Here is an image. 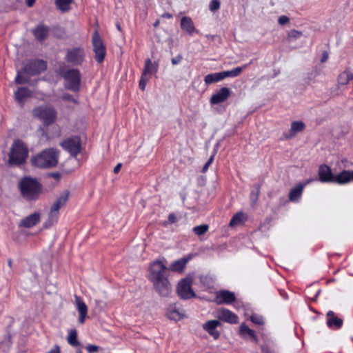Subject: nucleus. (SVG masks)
<instances>
[{"mask_svg":"<svg viewBox=\"0 0 353 353\" xmlns=\"http://www.w3.org/2000/svg\"><path fill=\"white\" fill-rule=\"evenodd\" d=\"M29 154L28 145L21 139L13 141L8 154V164L10 165H21L23 164Z\"/></svg>","mask_w":353,"mask_h":353,"instance_id":"1","label":"nucleus"},{"mask_svg":"<svg viewBox=\"0 0 353 353\" xmlns=\"http://www.w3.org/2000/svg\"><path fill=\"white\" fill-rule=\"evenodd\" d=\"M32 165L39 168H50L58 163V152L54 148H48L34 156L31 159Z\"/></svg>","mask_w":353,"mask_h":353,"instance_id":"2","label":"nucleus"},{"mask_svg":"<svg viewBox=\"0 0 353 353\" xmlns=\"http://www.w3.org/2000/svg\"><path fill=\"white\" fill-rule=\"evenodd\" d=\"M21 195L28 201L35 200L41 192V184L31 177H24L19 183Z\"/></svg>","mask_w":353,"mask_h":353,"instance_id":"3","label":"nucleus"},{"mask_svg":"<svg viewBox=\"0 0 353 353\" xmlns=\"http://www.w3.org/2000/svg\"><path fill=\"white\" fill-rule=\"evenodd\" d=\"M60 74L65 80L64 86L66 89L74 92L79 91L81 83V75L77 69L63 68L60 70Z\"/></svg>","mask_w":353,"mask_h":353,"instance_id":"4","label":"nucleus"},{"mask_svg":"<svg viewBox=\"0 0 353 353\" xmlns=\"http://www.w3.org/2000/svg\"><path fill=\"white\" fill-rule=\"evenodd\" d=\"M32 114L34 117L41 121L46 125L52 123L56 119L54 109L47 105L35 108Z\"/></svg>","mask_w":353,"mask_h":353,"instance_id":"5","label":"nucleus"},{"mask_svg":"<svg viewBox=\"0 0 353 353\" xmlns=\"http://www.w3.org/2000/svg\"><path fill=\"white\" fill-rule=\"evenodd\" d=\"M168 278V269L165 264L159 260L152 263L150 268V280L151 282Z\"/></svg>","mask_w":353,"mask_h":353,"instance_id":"6","label":"nucleus"},{"mask_svg":"<svg viewBox=\"0 0 353 353\" xmlns=\"http://www.w3.org/2000/svg\"><path fill=\"white\" fill-rule=\"evenodd\" d=\"M92 43L93 46V51L95 54V60L98 63H101L106 54V49L105 45L103 44V40L99 34L97 30H95L92 34Z\"/></svg>","mask_w":353,"mask_h":353,"instance_id":"7","label":"nucleus"},{"mask_svg":"<svg viewBox=\"0 0 353 353\" xmlns=\"http://www.w3.org/2000/svg\"><path fill=\"white\" fill-rule=\"evenodd\" d=\"M192 280L188 277L183 279L179 282L176 291L181 299H188L196 296L192 289Z\"/></svg>","mask_w":353,"mask_h":353,"instance_id":"8","label":"nucleus"},{"mask_svg":"<svg viewBox=\"0 0 353 353\" xmlns=\"http://www.w3.org/2000/svg\"><path fill=\"white\" fill-rule=\"evenodd\" d=\"M154 289L162 297H168L172 293V288L168 278L152 282Z\"/></svg>","mask_w":353,"mask_h":353,"instance_id":"9","label":"nucleus"},{"mask_svg":"<svg viewBox=\"0 0 353 353\" xmlns=\"http://www.w3.org/2000/svg\"><path fill=\"white\" fill-rule=\"evenodd\" d=\"M85 58L84 50L81 48H74L71 50H68L65 56V60L74 65H81Z\"/></svg>","mask_w":353,"mask_h":353,"instance_id":"10","label":"nucleus"},{"mask_svg":"<svg viewBox=\"0 0 353 353\" xmlns=\"http://www.w3.org/2000/svg\"><path fill=\"white\" fill-rule=\"evenodd\" d=\"M61 146L72 157H76L81 151V141L79 137H73L65 140Z\"/></svg>","mask_w":353,"mask_h":353,"instance_id":"11","label":"nucleus"},{"mask_svg":"<svg viewBox=\"0 0 353 353\" xmlns=\"http://www.w3.org/2000/svg\"><path fill=\"white\" fill-rule=\"evenodd\" d=\"M47 68L46 62L43 60H34L29 62L25 66V72L29 75H34L46 70Z\"/></svg>","mask_w":353,"mask_h":353,"instance_id":"12","label":"nucleus"},{"mask_svg":"<svg viewBox=\"0 0 353 353\" xmlns=\"http://www.w3.org/2000/svg\"><path fill=\"white\" fill-rule=\"evenodd\" d=\"M236 300L234 292L229 290H220L216 293L214 301L218 305L231 304Z\"/></svg>","mask_w":353,"mask_h":353,"instance_id":"13","label":"nucleus"},{"mask_svg":"<svg viewBox=\"0 0 353 353\" xmlns=\"http://www.w3.org/2000/svg\"><path fill=\"white\" fill-rule=\"evenodd\" d=\"M216 316L220 320L231 324L238 323V316L232 311L226 308H221L216 311Z\"/></svg>","mask_w":353,"mask_h":353,"instance_id":"14","label":"nucleus"},{"mask_svg":"<svg viewBox=\"0 0 353 353\" xmlns=\"http://www.w3.org/2000/svg\"><path fill=\"white\" fill-rule=\"evenodd\" d=\"M221 325L219 320H210L203 324V329L206 331L214 340H217L220 336V332L216 328Z\"/></svg>","mask_w":353,"mask_h":353,"instance_id":"15","label":"nucleus"},{"mask_svg":"<svg viewBox=\"0 0 353 353\" xmlns=\"http://www.w3.org/2000/svg\"><path fill=\"white\" fill-rule=\"evenodd\" d=\"M230 90L226 87L221 88L214 93L210 100L211 104H219L225 101L230 95Z\"/></svg>","mask_w":353,"mask_h":353,"instance_id":"16","label":"nucleus"},{"mask_svg":"<svg viewBox=\"0 0 353 353\" xmlns=\"http://www.w3.org/2000/svg\"><path fill=\"white\" fill-rule=\"evenodd\" d=\"M353 181V170H344L338 174L334 175L332 183L339 185H345Z\"/></svg>","mask_w":353,"mask_h":353,"instance_id":"17","label":"nucleus"},{"mask_svg":"<svg viewBox=\"0 0 353 353\" xmlns=\"http://www.w3.org/2000/svg\"><path fill=\"white\" fill-rule=\"evenodd\" d=\"M318 175L319 180L323 183H332L334 175L327 165H321L319 168Z\"/></svg>","mask_w":353,"mask_h":353,"instance_id":"18","label":"nucleus"},{"mask_svg":"<svg viewBox=\"0 0 353 353\" xmlns=\"http://www.w3.org/2000/svg\"><path fill=\"white\" fill-rule=\"evenodd\" d=\"M192 256L190 255L181 258L178 260L173 261L168 268L169 270L176 272H181L185 269L187 263L191 260Z\"/></svg>","mask_w":353,"mask_h":353,"instance_id":"19","label":"nucleus"},{"mask_svg":"<svg viewBox=\"0 0 353 353\" xmlns=\"http://www.w3.org/2000/svg\"><path fill=\"white\" fill-rule=\"evenodd\" d=\"M75 304L79 313V322L83 323L88 313V307L83 299L78 296H75Z\"/></svg>","mask_w":353,"mask_h":353,"instance_id":"20","label":"nucleus"},{"mask_svg":"<svg viewBox=\"0 0 353 353\" xmlns=\"http://www.w3.org/2000/svg\"><path fill=\"white\" fill-rule=\"evenodd\" d=\"M39 220L40 214L39 212H34L22 219L19 223V226L30 228L37 224Z\"/></svg>","mask_w":353,"mask_h":353,"instance_id":"21","label":"nucleus"},{"mask_svg":"<svg viewBox=\"0 0 353 353\" xmlns=\"http://www.w3.org/2000/svg\"><path fill=\"white\" fill-rule=\"evenodd\" d=\"M327 325L330 328L339 329L343 325V320L330 310L327 313Z\"/></svg>","mask_w":353,"mask_h":353,"instance_id":"22","label":"nucleus"},{"mask_svg":"<svg viewBox=\"0 0 353 353\" xmlns=\"http://www.w3.org/2000/svg\"><path fill=\"white\" fill-rule=\"evenodd\" d=\"M352 79L353 74L350 71L345 70L338 77V88L344 90L345 86Z\"/></svg>","mask_w":353,"mask_h":353,"instance_id":"23","label":"nucleus"},{"mask_svg":"<svg viewBox=\"0 0 353 353\" xmlns=\"http://www.w3.org/2000/svg\"><path fill=\"white\" fill-rule=\"evenodd\" d=\"M31 91L26 87L19 88L14 92L15 99L21 104L23 103V101L31 96Z\"/></svg>","mask_w":353,"mask_h":353,"instance_id":"24","label":"nucleus"},{"mask_svg":"<svg viewBox=\"0 0 353 353\" xmlns=\"http://www.w3.org/2000/svg\"><path fill=\"white\" fill-rule=\"evenodd\" d=\"M305 128V124L302 121H293L291 123V128L288 134H285V139H290L294 137L298 132L303 131Z\"/></svg>","mask_w":353,"mask_h":353,"instance_id":"25","label":"nucleus"},{"mask_svg":"<svg viewBox=\"0 0 353 353\" xmlns=\"http://www.w3.org/2000/svg\"><path fill=\"white\" fill-rule=\"evenodd\" d=\"M158 70V64L152 62L150 59H147L145 61V65L142 74L145 76H151Z\"/></svg>","mask_w":353,"mask_h":353,"instance_id":"26","label":"nucleus"},{"mask_svg":"<svg viewBox=\"0 0 353 353\" xmlns=\"http://www.w3.org/2000/svg\"><path fill=\"white\" fill-rule=\"evenodd\" d=\"M239 333L245 339H248L249 337L250 339H252L254 341L257 342L258 338L256 335L254 330L249 328L246 325L241 324L239 327Z\"/></svg>","mask_w":353,"mask_h":353,"instance_id":"27","label":"nucleus"},{"mask_svg":"<svg viewBox=\"0 0 353 353\" xmlns=\"http://www.w3.org/2000/svg\"><path fill=\"white\" fill-rule=\"evenodd\" d=\"M303 188V184H299L292 188L289 194L290 201L292 202L298 201L302 195Z\"/></svg>","mask_w":353,"mask_h":353,"instance_id":"28","label":"nucleus"},{"mask_svg":"<svg viewBox=\"0 0 353 353\" xmlns=\"http://www.w3.org/2000/svg\"><path fill=\"white\" fill-rule=\"evenodd\" d=\"M167 316L170 319L174 321H179L183 318V314L179 309L176 308V305H170L167 312Z\"/></svg>","mask_w":353,"mask_h":353,"instance_id":"29","label":"nucleus"},{"mask_svg":"<svg viewBox=\"0 0 353 353\" xmlns=\"http://www.w3.org/2000/svg\"><path fill=\"white\" fill-rule=\"evenodd\" d=\"M33 33L38 40L41 41L48 34V28L43 24H40L34 30Z\"/></svg>","mask_w":353,"mask_h":353,"instance_id":"30","label":"nucleus"},{"mask_svg":"<svg viewBox=\"0 0 353 353\" xmlns=\"http://www.w3.org/2000/svg\"><path fill=\"white\" fill-rule=\"evenodd\" d=\"M246 67L247 65H244L243 67H236L232 70L223 71L221 72L223 79L238 77L242 72L243 69Z\"/></svg>","mask_w":353,"mask_h":353,"instance_id":"31","label":"nucleus"},{"mask_svg":"<svg viewBox=\"0 0 353 353\" xmlns=\"http://www.w3.org/2000/svg\"><path fill=\"white\" fill-rule=\"evenodd\" d=\"M221 72L207 74L204 78V81L206 84H211L213 83L219 82L223 80Z\"/></svg>","mask_w":353,"mask_h":353,"instance_id":"32","label":"nucleus"},{"mask_svg":"<svg viewBox=\"0 0 353 353\" xmlns=\"http://www.w3.org/2000/svg\"><path fill=\"white\" fill-rule=\"evenodd\" d=\"M72 3L73 0H55L57 8L62 12L68 11Z\"/></svg>","mask_w":353,"mask_h":353,"instance_id":"33","label":"nucleus"},{"mask_svg":"<svg viewBox=\"0 0 353 353\" xmlns=\"http://www.w3.org/2000/svg\"><path fill=\"white\" fill-rule=\"evenodd\" d=\"M68 343L72 347L80 345V343L77 339V332L75 329H72L70 331L68 336Z\"/></svg>","mask_w":353,"mask_h":353,"instance_id":"34","label":"nucleus"},{"mask_svg":"<svg viewBox=\"0 0 353 353\" xmlns=\"http://www.w3.org/2000/svg\"><path fill=\"white\" fill-rule=\"evenodd\" d=\"M245 220V215L242 212L234 214L230 221V226L233 227L242 223Z\"/></svg>","mask_w":353,"mask_h":353,"instance_id":"35","label":"nucleus"},{"mask_svg":"<svg viewBox=\"0 0 353 353\" xmlns=\"http://www.w3.org/2000/svg\"><path fill=\"white\" fill-rule=\"evenodd\" d=\"M28 74L26 72H25V68L23 71H18L17 74L15 77V82L17 84H23L28 81V77L26 76Z\"/></svg>","mask_w":353,"mask_h":353,"instance_id":"36","label":"nucleus"},{"mask_svg":"<svg viewBox=\"0 0 353 353\" xmlns=\"http://www.w3.org/2000/svg\"><path fill=\"white\" fill-rule=\"evenodd\" d=\"M60 208L61 206L55 201L52 205L49 213V219L50 221H54L57 218Z\"/></svg>","mask_w":353,"mask_h":353,"instance_id":"37","label":"nucleus"},{"mask_svg":"<svg viewBox=\"0 0 353 353\" xmlns=\"http://www.w3.org/2000/svg\"><path fill=\"white\" fill-rule=\"evenodd\" d=\"M181 29L190 35H193L197 32L196 30L193 26V23H181Z\"/></svg>","mask_w":353,"mask_h":353,"instance_id":"38","label":"nucleus"},{"mask_svg":"<svg viewBox=\"0 0 353 353\" xmlns=\"http://www.w3.org/2000/svg\"><path fill=\"white\" fill-rule=\"evenodd\" d=\"M208 228H209V226L208 225L203 224V225L195 226L193 228V231L197 236H201V235L204 234L205 232H207V231L208 230Z\"/></svg>","mask_w":353,"mask_h":353,"instance_id":"39","label":"nucleus"},{"mask_svg":"<svg viewBox=\"0 0 353 353\" xmlns=\"http://www.w3.org/2000/svg\"><path fill=\"white\" fill-rule=\"evenodd\" d=\"M250 320L253 323L256 325H262L264 324L263 317L259 314H252L250 316Z\"/></svg>","mask_w":353,"mask_h":353,"instance_id":"40","label":"nucleus"},{"mask_svg":"<svg viewBox=\"0 0 353 353\" xmlns=\"http://www.w3.org/2000/svg\"><path fill=\"white\" fill-rule=\"evenodd\" d=\"M259 193H260V188H259V186H257L255 190H253V191L251 192V193H250V200H251V202H252V205L256 204V201L258 200V198H259Z\"/></svg>","mask_w":353,"mask_h":353,"instance_id":"41","label":"nucleus"},{"mask_svg":"<svg viewBox=\"0 0 353 353\" xmlns=\"http://www.w3.org/2000/svg\"><path fill=\"white\" fill-rule=\"evenodd\" d=\"M68 199V192H65L58 197V199L56 200V203H57L59 205V206L61 207L65 204Z\"/></svg>","mask_w":353,"mask_h":353,"instance_id":"42","label":"nucleus"},{"mask_svg":"<svg viewBox=\"0 0 353 353\" xmlns=\"http://www.w3.org/2000/svg\"><path fill=\"white\" fill-rule=\"evenodd\" d=\"M68 199V192H65L58 197V199L56 200V203H57L59 205V206L61 207L65 204Z\"/></svg>","mask_w":353,"mask_h":353,"instance_id":"43","label":"nucleus"},{"mask_svg":"<svg viewBox=\"0 0 353 353\" xmlns=\"http://www.w3.org/2000/svg\"><path fill=\"white\" fill-rule=\"evenodd\" d=\"M220 8V1L219 0H212L209 6V8L212 12L218 10Z\"/></svg>","mask_w":353,"mask_h":353,"instance_id":"44","label":"nucleus"},{"mask_svg":"<svg viewBox=\"0 0 353 353\" xmlns=\"http://www.w3.org/2000/svg\"><path fill=\"white\" fill-rule=\"evenodd\" d=\"M302 35V33L299 31L292 30L288 32V38L290 40L296 39L297 38H299Z\"/></svg>","mask_w":353,"mask_h":353,"instance_id":"45","label":"nucleus"},{"mask_svg":"<svg viewBox=\"0 0 353 353\" xmlns=\"http://www.w3.org/2000/svg\"><path fill=\"white\" fill-rule=\"evenodd\" d=\"M148 81V78L147 76L142 74L140 81H139V87L142 90H145L147 82Z\"/></svg>","mask_w":353,"mask_h":353,"instance_id":"46","label":"nucleus"},{"mask_svg":"<svg viewBox=\"0 0 353 353\" xmlns=\"http://www.w3.org/2000/svg\"><path fill=\"white\" fill-rule=\"evenodd\" d=\"M85 349L88 353H95L99 351V347L96 345L90 344L86 346Z\"/></svg>","mask_w":353,"mask_h":353,"instance_id":"47","label":"nucleus"},{"mask_svg":"<svg viewBox=\"0 0 353 353\" xmlns=\"http://www.w3.org/2000/svg\"><path fill=\"white\" fill-rule=\"evenodd\" d=\"M214 154L212 155L210 157V158L208 160V161L205 163V164L204 165V166L202 169L203 172H205L208 170V167L210 166V165L212 163V161L214 160Z\"/></svg>","mask_w":353,"mask_h":353,"instance_id":"48","label":"nucleus"},{"mask_svg":"<svg viewBox=\"0 0 353 353\" xmlns=\"http://www.w3.org/2000/svg\"><path fill=\"white\" fill-rule=\"evenodd\" d=\"M182 60V57L180 56V55H178L174 58L172 59V63L173 65H176V64H179L181 61Z\"/></svg>","mask_w":353,"mask_h":353,"instance_id":"49","label":"nucleus"},{"mask_svg":"<svg viewBox=\"0 0 353 353\" xmlns=\"http://www.w3.org/2000/svg\"><path fill=\"white\" fill-rule=\"evenodd\" d=\"M64 100L72 101L76 103V101L72 98V96L69 94H64L62 97Z\"/></svg>","mask_w":353,"mask_h":353,"instance_id":"50","label":"nucleus"},{"mask_svg":"<svg viewBox=\"0 0 353 353\" xmlns=\"http://www.w3.org/2000/svg\"><path fill=\"white\" fill-rule=\"evenodd\" d=\"M290 18L285 15L281 16L279 19L278 22H289Z\"/></svg>","mask_w":353,"mask_h":353,"instance_id":"51","label":"nucleus"},{"mask_svg":"<svg viewBox=\"0 0 353 353\" xmlns=\"http://www.w3.org/2000/svg\"><path fill=\"white\" fill-rule=\"evenodd\" d=\"M176 218L174 214H170L168 216V221L170 223H173L176 221Z\"/></svg>","mask_w":353,"mask_h":353,"instance_id":"52","label":"nucleus"},{"mask_svg":"<svg viewBox=\"0 0 353 353\" xmlns=\"http://www.w3.org/2000/svg\"><path fill=\"white\" fill-rule=\"evenodd\" d=\"M48 353H60V348L58 345L54 346Z\"/></svg>","mask_w":353,"mask_h":353,"instance_id":"53","label":"nucleus"},{"mask_svg":"<svg viewBox=\"0 0 353 353\" xmlns=\"http://www.w3.org/2000/svg\"><path fill=\"white\" fill-rule=\"evenodd\" d=\"M328 59V54L327 52H324L321 57V62H325Z\"/></svg>","mask_w":353,"mask_h":353,"instance_id":"54","label":"nucleus"},{"mask_svg":"<svg viewBox=\"0 0 353 353\" xmlns=\"http://www.w3.org/2000/svg\"><path fill=\"white\" fill-rule=\"evenodd\" d=\"M121 166V163H118L114 168V172L118 173L120 171Z\"/></svg>","mask_w":353,"mask_h":353,"instance_id":"55","label":"nucleus"},{"mask_svg":"<svg viewBox=\"0 0 353 353\" xmlns=\"http://www.w3.org/2000/svg\"><path fill=\"white\" fill-rule=\"evenodd\" d=\"M36 0H26V3L28 7H31L34 5Z\"/></svg>","mask_w":353,"mask_h":353,"instance_id":"56","label":"nucleus"},{"mask_svg":"<svg viewBox=\"0 0 353 353\" xmlns=\"http://www.w3.org/2000/svg\"><path fill=\"white\" fill-rule=\"evenodd\" d=\"M190 19L188 18L187 17H182L180 22H190Z\"/></svg>","mask_w":353,"mask_h":353,"instance_id":"57","label":"nucleus"},{"mask_svg":"<svg viewBox=\"0 0 353 353\" xmlns=\"http://www.w3.org/2000/svg\"><path fill=\"white\" fill-rule=\"evenodd\" d=\"M51 175L55 179H59L60 176L59 173H52Z\"/></svg>","mask_w":353,"mask_h":353,"instance_id":"58","label":"nucleus"},{"mask_svg":"<svg viewBox=\"0 0 353 353\" xmlns=\"http://www.w3.org/2000/svg\"><path fill=\"white\" fill-rule=\"evenodd\" d=\"M8 265L9 267H10V268L12 267V261L11 259H8Z\"/></svg>","mask_w":353,"mask_h":353,"instance_id":"59","label":"nucleus"},{"mask_svg":"<svg viewBox=\"0 0 353 353\" xmlns=\"http://www.w3.org/2000/svg\"><path fill=\"white\" fill-rule=\"evenodd\" d=\"M163 17H166L168 19H170L171 17V15L169 14H167L165 15H163Z\"/></svg>","mask_w":353,"mask_h":353,"instance_id":"60","label":"nucleus"},{"mask_svg":"<svg viewBox=\"0 0 353 353\" xmlns=\"http://www.w3.org/2000/svg\"><path fill=\"white\" fill-rule=\"evenodd\" d=\"M117 28L119 30H121V26L119 23H117Z\"/></svg>","mask_w":353,"mask_h":353,"instance_id":"61","label":"nucleus"},{"mask_svg":"<svg viewBox=\"0 0 353 353\" xmlns=\"http://www.w3.org/2000/svg\"><path fill=\"white\" fill-rule=\"evenodd\" d=\"M76 353H82V352L81 350H78V351H77Z\"/></svg>","mask_w":353,"mask_h":353,"instance_id":"62","label":"nucleus"}]
</instances>
